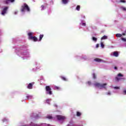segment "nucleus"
<instances>
[{
	"label": "nucleus",
	"instance_id": "30",
	"mask_svg": "<svg viewBox=\"0 0 126 126\" xmlns=\"http://www.w3.org/2000/svg\"><path fill=\"white\" fill-rule=\"evenodd\" d=\"M93 40L94 41V42H97V38L96 37H93Z\"/></svg>",
	"mask_w": 126,
	"mask_h": 126
},
{
	"label": "nucleus",
	"instance_id": "22",
	"mask_svg": "<svg viewBox=\"0 0 126 126\" xmlns=\"http://www.w3.org/2000/svg\"><path fill=\"white\" fill-rule=\"evenodd\" d=\"M76 9L78 11H79L80 10V5H77L76 8Z\"/></svg>",
	"mask_w": 126,
	"mask_h": 126
},
{
	"label": "nucleus",
	"instance_id": "41",
	"mask_svg": "<svg viewBox=\"0 0 126 126\" xmlns=\"http://www.w3.org/2000/svg\"><path fill=\"white\" fill-rule=\"evenodd\" d=\"M122 35H123L124 36H125V35H126V33H123Z\"/></svg>",
	"mask_w": 126,
	"mask_h": 126
},
{
	"label": "nucleus",
	"instance_id": "45",
	"mask_svg": "<svg viewBox=\"0 0 126 126\" xmlns=\"http://www.w3.org/2000/svg\"><path fill=\"white\" fill-rule=\"evenodd\" d=\"M55 107H57V105H55Z\"/></svg>",
	"mask_w": 126,
	"mask_h": 126
},
{
	"label": "nucleus",
	"instance_id": "36",
	"mask_svg": "<svg viewBox=\"0 0 126 126\" xmlns=\"http://www.w3.org/2000/svg\"><path fill=\"white\" fill-rule=\"evenodd\" d=\"M121 39H122V41H124V42H126V38H122Z\"/></svg>",
	"mask_w": 126,
	"mask_h": 126
},
{
	"label": "nucleus",
	"instance_id": "9",
	"mask_svg": "<svg viewBox=\"0 0 126 126\" xmlns=\"http://www.w3.org/2000/svg\"><path fill=\"white\" fill-rule=\"evenodd\" d=\"M33 34H34V33L31 32H29L28 33L29 39L30 40H31L32 39V38H33Z\"/></svg>",
	"mask_w": 126,
	"mask_h": 126
},
{
	"label": "nucleus",
	"instance_id": "2",
	"mask_svg": "<svg viewBox=\"0 0 126 126\" xmlns=\"http://www.w3.org/2000/svg\"><path fill=\"white\" fill-rule=\"evenodd\" d=\"M46 119L49 120H58L60 122H63L64 120H66V117L62 115H56L55 118L53 117L51 115H47L46 116Z\"/></svg>",
	"mask_w": 126,
	"mask_h": 126
},
{
	"label": "nucleus",
	"instance_id": "42",
	"mask_svg": "<svg viewBox=\"0 0 126 126\" xmlns=\"http://www.w3.org/2000/svg\"><path fill=\"white\" fill-rule=\"evenodd\" d=\"M51 12V11H50L49 12H48V14H50V13Z\"/></svg>",
	"mask_w": 126,
	"mask_h": 126
},
{
	"label": "nucleus",
	"instance_id": "20",
	"mask_svg": "<svg viewBox=\"0 0 126 126\" xmlns=\"http://www.w3.org/2000/svg\"><path fill=\"white\" fill-rule=\"evenodd\" d=\"M43 37H44V35L43 34H40L39 35V39L38 40L39 41H42V39H43Z\"/></svg>",
	"mask_w": 126,
	"mask_h": 126
},
{
	"label": "nucleus",
	"instance_id": "18",
	"mask_svg": "<svg viewBox=\"0 0 126 126\" xmlns=\"http://www.w3.org/2000/svg\"><path fill=\"white\" fill-rule=\"evenodd\" d=\"M108 39V36L107 35H104L101 38V40H107Z\"/></svg>",
	"mask_w": 126,
	"mask_h": 126
},
{
	"label": "nucleus",
	"instance_id": "38",
	"mask_svg": "<svg viewBox=\"0 0 126 126\" xmlns=\"http://www.w3.org/2000/svg\"><path fill=\"white\" fill-rule=\"evenodd\" d=\"M93 77H94V79L96 78V76L95 75V74H94H94H93Z\"/></svg>",
	"mask_w": 126,
	"mask_h": 126
},
{
	"label": "nucleus",
	"instance_id": "35",
	"mask_svg": "<svg viewBox=\"0 0 126 126\" xmlns=\"http://www.w3.org/2000/svg\"><path fill=\"white\" fill-rule=\"evenodd\" d=\"M81 17L83 19H85V16L84 15H81Z\"/></svg>",
	"mask_w": 126,
	"mask_h": 126
},
{
	"label": "nucleus",
	"instance_id": "10",
	"mask_svg": "<svg viewBox=\"0 0 126 126\" xmlns=\"http://www.w3.org/2000/svg\"><path fill=\"white\" fill-rule=\"evenodd\" d=\"M34 84V83H30L28 86H27V88L28 89H32V88H33V85Z\"/></svg>",
	"mask_w": 126,
	"mask_h": 126
},
{
	"label": "nucleus",
	"instance_id": "28",
	"mask_svg": "<svg viewBox=\"0 0 126 126\" xmlns=\"http://www.w3.org/2000/svg\"><path fill=\"white\" fill-rule=\"evenodd\" d=\"M106 95H108L109 96L112 95V93H111V92H108L107 93H106Z\"/></svg>",
	"mask_w": 126,
	"mask_h": 126
},
{
	"label": "nucleus",
	"instance_id": "29",
	"mask_svg": "<svg viewBox=\"0 0 126 126\" xmlns=\"http://www.w3.org/2000/svg\"><path fill=\"white\" fill-rule=\"evenodd\" d=\"M32 95H28L27 96V98H28V99H31L32 98Z\"/></svg>",
	"mask_w": 126,
	"mask_h": 126
},
{
	"label": "nucleus",
	"instance_id": "8",
	"mask_svg": "<svg viewBox=\"0 0 126 126\" xmlns=\"http://www.w3.org/2000/svg\"><path fill=\"white\" fill-rule=\"evenodd\" d=\"M110 56H111V57H119V53L116 51L113 52L111 53Z\"/></svg>",
	"mask_w": 126,
	"mask_h": 126
},
{
	"label": "nucleus",
	"instance_id": "4",
	"mask_svg": "<svg viewBox=\"0 0 126 126\" xmlns=\"http://www.w3.org/2000/svg\"><path fill=\"white\" fill-rule=\"evenodd\" d=\"M21 11L22 12H26V11H30V9L29 8V7L28 6V5H27V4L24 3L22 6Z\"/></svg>",
	"mask_w": 126,
	"mask_h": 126
},
{
	"label": "nucleus",
	"instance_id": "39",
	"mask_svg": "<svg viewBox=\"0 0 126 126\" xmlns=\"http://www.w3.org/2000/svg\"><path fill=\"white\" fill-rule=\"evenodd\" d=\"M123 94H126V90H124V91H123Z\"/></svg>",
	"mask_w": 126,
	"mask_h": 126
},
{
	"label": "nucleus",
	"instance_id": "25",
	"mask_svg": "<svg viewBox=\"0 0 126 126\" xmlns=\"http://www.w3.org/2000/svg\"><path fill=\"white\" fill-rule=\"evenodd\" d=\"M123 35L122 34H120V33H117L116 34V37H120L122 36Z\"/></svg>",
	"mask_w": 126,
	"mask_h": 126
},
{
	"label": "nucleus",
	"instance_id": "12",
	"mask_svg": "<svg viewBox=\"0 0 126 126\" xmlns=\"http://www.w3.org/2000/svg\"><path fill=\"white\" fill-rule=\"evenodd\" d=\"M53 89H54V90H60L61 89V88H60L57 86H53Z\"/></svg>",
	"mask_w": 126,
	"mask_h": 126
},
{
	"label": "nucleus",
	"instance_id": "23",
	"mask_svg": "<svg viewBox=\"0 0 126 126\" xmlns=\"http://www.w3.org/2000/svg\"><path fill=\"white\" fill-rule=\"evenodd\" d=\"M81 23L82 26H86V23H83V21L81 20Z\"/></svg>",
	"mask_w": 126,
	"mask_h": 126
},
{
	"label": "nucleus",
	"instance_id": "27",
	"mask_svg": "<svg viewBox=\"0 0 126 126\" xmlns=\"http://www.w3.org/2000/svg\"><path fill=\"white\" fill-rule=\"evenodd\" d=\"M86 84H87V85L89 86L91 85V82L88 81V82H87Z\"/></svg>",
	"mask_w": 126,
	"mask_h": 126
},
{
	"label": "nucleus",
	"instance_id": "44",
	"mask_svg": "<svg viewBox=\"0 0 126 126\" xmlns=\"http://www.w3.org/2000/svg\"><path fill=\"white\" fill-rule=\"evenodd\" d=\"M16 13H17V12H15V14H16Z\"/></svg>",
	"mask_w": 126,
	"mask_h": 126
},
{
	"label": "nucleus",
	"instance_id": "11",
	"mask_svg": "<svg viewBox=\"0 0 126 126\" xmlns=\"http://www.w3.org/2000/svg\"><path fill=\"white\" fill-rule=\"evenodd\" d=\"M37 69H41V66H37L36 68L32 69V71H36Z\"/></svg>",
	"mask_w": 126,
	"mask_h": 126
},
{
	"label": "nucleus",
	"instance_id": "24",
	"mask_svg": "<svg viewBox=\"0 0 126 126\" xmlns=\"http://www.w3.org/2000/svg\"><path fill=\"white\" fill-rule=\"evenodd\" d=\"M8 1H10V2H13L14 0H7L6 3H8Z\"/></svg>",
	"mask_w": 126,
	"mask_h": 126
},
{
	"label": "nucleus",
	"instance_id": "31",
	"mask_svg": "<svg viewBox=\"0 0 126 126\" xmlns=\"http://www.w3.org/2000/svg\"><path fill=\"white\" fill-rule=\"evenodd\" d=\"M81 59L82 60H86V56H82Z\"/></svg>",
	"mask_w": 126,
	"mask_h": 126
},
{
	"label": "nucleus",
	"instance_id": "16",
	"mask_svg": "<svg viewBox=\"0 0 126 126\" xmlns=\"http://www.w3.org/2000/svg\"><path fill=\"white\" fill-rule=\"evenodd\" d=\"M81 115H82V113L81 112H79V111L76 112L77 117H81Z\"/></svg>",
	"mask_w": 126,
	"mask_h": 126
},
{
	"label": "nucleus",
	"instance_id": "19",
	"mask_svg": "<svg viewBox=\"0 0 126 126\" xmlns=\"http://www.w3.org/2000/svg\"><path fill=\"white\" fill-rule=\"evenodd\" d=\"M2 121L3 123H7L8 122V119L7 118H4Z\"/></svg>",
	"mask_w": 126,
	"mask_h": 126
},
{
	"label": "nucleus",
	"instance_id": "43",
	"mask_svg": "<svg viewBox=\"0 0 126 126\" xmlns=\"http://www.w3.org/2000/svg\"><path fill=\"white\" fill-rule=\"evenodd\" d=\"M115 69H117V67H114Z\"/></svg>",
	"mask_w": 126,
	"mask_h": 126
},
{
	"label": "nucleus",
	"instance_id": "13",
	"mask_svg": "<svg viewBox=\"0 0 126 126\" xmlns=\"http://www.w3.org/2000/svg\"><path fill=\"white\" fill-rule=\"evenodd\" d=\"M95 62H97L98 63H101L103 62V60L101 59H100L99 58H96L94 59Z\"/></svg>",
	"mask_w": 126,
	"mask_h": 126
},
{
	"label": "nucleus",
	"instance_id": "21",
	"mask_svg": "<svg viewBox=\"0 0 126 126\" xmlns=\"http://www.w3.org/2000/svg\"><path fill=\"white\" fill-rule=\"evenodd\" d=\"M46 8V5H41V10H44Z\"/></svg>",
	"mask_w": 126,
	"mask_h": 126
},
{
	"label": "nucleus",
	"instance_id": "32",
	"mask_svg": "<svg viewBox=\"0 0 126 126\" xmlns=\"http://www.w3.org/2000/svg\"><path fill=\"white\" fill-rule=\"evenodd\" d=\"M121 9H122V10H124V11H126V7H121Z\"/></svg>",
	"mask_w": 126,
	"mask_h": 126
},
{
	"label": "nucleus",
	"instance_id": "6",
	"mask_svg": "<svg viewBox=\"0 0 126 126\" xmlns=\"http://www.w3.org/2000/svg\"><path fill=\"white\" fill-rule=\"evenodd\" d=\"M46 93L47 94H49V95H52V89L51 88H50V87L49 86H46Z\"/></svg>",
	"mask_w": 126,
	"mask_h": 126
},
{
	"label": "nucleus",
	"instance_id": "17",
	"mask_svg": "<svg viewBox=\"0 0 126 126\" xmlns=\"http://www.w3.org/2000/svg\"><path fill=\"white\" fill-rule=\"evenodd\" d=\"M31 40H33L34 42H37V41H38V38L35 36H33Z\"/></svg>",
	"mask_w": 126,
	"mask_h": 126
},
{
	"label": "nucleus",
	"instance_id": "26",
	"mask_svg": "<svg viewBox=\"0 0 126 126\" xmlns=\"http://www.w3.org/2000/svg\"><path fill=\"white\" fill-rule=\"evenodd\" d=\"M61 78L63 79V80H64V81H66L67 80V79L64 77H61Z\"/></svg>",
	"mask_w": 126,
	"mask_h": 126
},
{
	"label": "nucleus",
	"instance_id": "37",
	"mask_svg": "<svg viewBox=\"0 0 126 126\" xmlns=\"http://www.w3.org/2000/svg\"><path fill=\"white\" fill-rule=\"evenodd\" d=\"M120 2H126V0H121Z\"/></svg>",
	"mask_w": 126,
	"mask_h": 126
},
{
	"label": "nucleus",
	"instance_id": "7",
	"mask_svg": "<svg viewBox=\"0 0 126 126\" xmlns=\"http://www.w3.org/2000/svg\"><path fill=\"white\" fill-rule=\"evenodd\" d=\"M7 9H8V7H4L3 9L2 10L1 14L2 15H4L5 14H6L7 11Z\"/></svg>",
	"mask_w": 126,
	"mask_h": 126
},
{
	"label": "nucleus",
	"instance_id": "1",
	"mask_svg": "<svg viewBox=\"0 0 126 126\" xmlns=\"http://www.w3.org/2000/svg\"><path fill=\"white\" fill-rule=\"evenodd\" d=\"M16 53L19 57L22 58V60H27V59L30 58V53H29V50H17L16 51Z\"/></svg>",
	"mask_w": 126,
	"mask_h": 126
},
{
	"label": "nucleus",
	"instance_id": "3",
	"mask_svg": "<svg viewBox=\"0 0 126 126\" xmlns=\"http://www.w3.org/2000/svg\"><path fill=\"white\" fill-rule=\"evenodd\" d=\"M94 85L96 88H98L99 89H103L106 88V86H107V84H100L98 83H95Z\"/></svg>",
	"mask_w": 126,
	"mask_h": 126
},
{
	"label": "nucleus",
	"instance_id": "14",
	"mask_svg": "<svg viewBox=\"0 0 126 126\" xmlns=\"http://www.w3.org/2000/svg\"><path fill=\"white\" fill-rule=\"evenodd\" d=\"M68 1H69V0H62V3L63 4H67V3H68Z\"/></svg>",
	"mask_w": 126,
	"mask_h": 126
},
{
	"label": "nucleus",
	"instance_id": "34",
	"mask_svg": "<svg viewBox=\"0 0 126 126\" xmlns=\"http://www.w3.org/2000/svg\"><path fill=\"white\" fill-rule=\"evenodd\" d=\"M113 88L114 89L118 90V89H120V87H114Z\"/></svg>",
	"mask_w": 126,
	"mask_h": 126
},
{
	"label": "nucleus",
	"instance_id": "33",
	"mask_svg": "<svg viewBox=\"0 0 126 126\" xmlns=\"http://www.w3.org/2000/svg\"><path fill=\"white\" fill-rule=\"evenodd\" d=\"M100 47H101V48H104V44H103V42H101Z\"/></svg>",
	"mask_w": 126,
	"mask_h": 126
},
{
	"label": "nucleus",
	"instance_id": "15",
	"mask_svg": "<svg viewBox=\"0 0 126 126\" xmlns=\"http://www.w3.org/2000/svg\"><path fill=\"white\" fill-rule=\"evenodd\" d=\"M51 101H52V99L51 98H47L46 100V103L50 105V103L51 102Z\"/></svg>",
	"mask_w": 126,
	"mask_h": 126
},
{
	"label": "nucleus",
	"instance_id": "40",
	"mask_svg": "<svg viewBox=\"0 0 126 126\" xmlns=\"http://www.w3.org/2000/svg\"><path fill=\"white\" fill-rule=\"evenodd\" d=\"M98 47H99V44H97L96 45V48H98Z\"/></svg>",
	"mask_w": 126,
	"mask_h": 126
},
{
	"label": "nucleus",
	"instance_id": "5",
	"mask_svg": "<svg viewBox=\"0 0 126 126\" xmlns=\"http://www.w3.org/2000/svg\"><path fill=\"white\" fill-rule=\"evenodd\" d=\"M124 75L122 74L121 73H119L118 74L117 76L116 77V80L117 81H119V80H121V79H123L122 77H123Z\"/></svg>",
	"mask_w": 126,
	"mask_h": 126
}]
</instances>
